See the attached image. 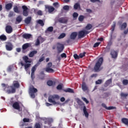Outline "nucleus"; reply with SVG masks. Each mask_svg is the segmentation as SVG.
<instances>
[{"mask_svg":"<svg viewBox=\"0 0 128 128\" xmlns=\"http://www.w3.org/2000/svg\"><path fill=\"white\" fill-rule=\"evenodd\" d=\"M6 30L7 34H12V27L10 25H8L6 26Z\"/></svg>","mask_w":128,"mask_h":128,"instance_id":"nucleus-12","label":"nucleus"},{"mask_svg":"<svg viewBox=\"0 0 128 128\" xmlns=\"http://www.w3.org/2000/svg\"><path fill=\"white\" fill-rule=\"evenodd\" d=\"M40 39H38V38L36 40V41L35 43V45L36 46H40Z\"/></svg>","mask_w":128,"mask_h":128,"instance_id":"nucleus-49","label":"nucleus"},{"mask_svg":"<svg viewBox=\"0 0 128 128\" xmlns=\"http://www.w3.org/2000/svg\"><path fill=\"white\" fill-rule=\"evenodd\" d=\"M110 54L112 58H118V52L114 50H112Z\"/></svg>","mask_w":128,"mask_h":128,"instance_id":"nucleus-13","label":"nucleus"},{"mask_svg":"<svg viewBox=\"0 0 128 128\" xmlns=\"http://www.w3.org/2000/svg\"><path fill=\"white\" fill-rule=\"evenodd\" d=\"M60 100V96L58 94H54L50 96L48 98V101L49 102H51L52 104H58V103L56 100Z\"/></svg>","mask_w":128,"mask_h":128,"instance_id":"nucleus-3","label":"nucleus"},{"mask_svg":"<svg viewBox=\"0 0 128 128\" xmlns=\"http://www.w3.org/2000/svg\"><path fill=\"white\" fill-rule=\"evenodd\" d=\"M82 86V90L84 92H86L88 90V88L86 86V82H83Z\"/></svg>","mask_w":128,"mask_h":128,"instance_id":"nucleus-16","label":"nucleus"},{"mask_svg":"<svg viewBox=\"0 0 128 128\" xmlns=\"http://www.w3.org/2000/svg\"><path fill=\"white\" fill-rule=\"evenodd\" d=\"M122 84L124 86H128V80L126 79H124L122 80Z\"/></svg>","mask_w":128,"mask_h":128,"instance_id":"nucleus-40","label":"nucleus"},{"mask_svg":"<svg viewBox=\"0 0 128 128\" xmlns=\"http://www.w3.org/2000/svg\"><path fill=\"white\" fill-rule=\"evenodd\" d=\"M76 36H78V33L76 32H73L71 34L70 36V38H71V40H76Z\"/></svg>","mask_w":128,"mask_h":128,"instance_id":"nucleus-20","label":"nucleus"},{"mask_svg":"<svg viewBox=\"0 0 128 128\" xmlns=\"http://www.w3.org/2000/svg\"><path fill=\"white\" fill-rule=\"evenodd\" d=\"M128 96V94H124V92H122L120 94V96L122 98H126V96Z\"/></svg>","mask_w":128,"mask_h":128,"instance_id":"nucleus-45","label":"nucleus"},{"mask_svg":"<svg viewBox=\"0 0 128 128\" xmlns=\"http://www.w3.org/2000/svg\"><path fill=\"white\" fill-rule=\"evenodd\" d=\"M65 92H70V94H74V91L70 88H68L66 90H63Z\"/></svg>","mask_w":128,"mask_h":128,"instance_id":"nucleus-23","label":"nucleus"},{"mask_svg":"<svg viewBox=\"0 0 128 128\" xmlns=\"http://www.w3.org/2000/svg\"><path fill=\"white\" fill-rule=\"evenodd\" d=\"M52 62H50L48 64H47V68H52Z\"/></svg>","mask_w":128,"mask_h":128,"instance_id":"nucleus-62","label":"nucleus"},{"mask_svg":"<svg viewBox=\"0 0 128 128\" xmlns=\"http://www.w3.org/2000/svg\"><path fill=\"white\" fill-rule=\"evenodd\" d=\"M45 8L46 10H48L49 14H52V12L54 11V8L52 6H48V5H45Z\"/></svg>","mask_w":128,"mask_h":128,"instance_id":"nucleus-8","label":"nucleus"},{"mask_svg":"<svg viewBox=\"0 0 128 128\" xmlns=\"http://www.w3.org/2000/svg\"><path fill=\"white\" fill-rule=\"evenodd\" d=\"M45 70L46 72H48L49 74L54 72V70L50 68H46Z\"/></svg>","mask_w":128,"mask_h":128,"instance_id":"nucleus-22","label":"nucleus"},{"mask_svg":"<svg viewBox=\"0 0 128 128\" xmlns=\"http://www.w3.org/2000/svg\"><path fill=\"white\" fill-rule=\"evenodd\" d=\"M5 8L6 10H12V3L7 4H6Z\"/></svg>","mask_w":128,"mask_h":128,"instance_id":"nucleus-17","label":"nucleus"},{"mask_svg":"<svg viewBox=\"0 0 128 128\" xmlns=\"http://www.w3.org/2000/svg\"><path fill=\"white\" fill-rule=\"evenodd\" d=\"M82 98L86 104H88L90 102L86 98L82 97Z\"/></svg>","mask_w":128,"mask_h":128,"instance_id":"nucleus-52","label":"nucleus"},{"mask_svg":"<svg viewBox=\"0 0 128 128\" xmlns=\"http://www.w3.org/2000/svg\"><path fill=\"white\" fill-rule=\"evenodd\" d=\"M86 12H88V14H92V10L90 8L86 9Z\"/></svg>","mask_w":128,"mask_h":128,"instance_id":"nucleus-60","label":"nucleus"},{"mask_svg":"<svg viewBox=\"0 0 128 128\" xmlns=\"http://www.w3.org/2000/svg\"><path fill=\"white\" fill-rule=\"evenodd\" d=\"M66 36V34L64 33L61 34L58 37V40H60L61 38H64Z\"/></svg>","mask_w":128,"mask_h":128,"instance_id":"nucleus-36","label":"nucleus"},{"mask_svg":"<svg viewBox=\"0 0 128 128\" xmlns=\"http://www.w3.org/2000/svg\"><path fill=\"white\" fill-rule=\"evenodd\" d=\"M37 14H38V16H42V12L40 10H39L37 12Z\"/></svg>","mask_w":128,"mask_h":128,"instance_id":"nucleus-61","label":"nucleus"},{"mask_svg":"<svg viewBox=\"0 0 128 128\" xmlns=\"http://www.w3.org/2000/svg\"><path fill=\"white\" fill-rule=\"evenodd\" d=\"M126 26H127L126 23V22L124 23L121 26V28L122 30L126 28Z\"/></svg>","mask_w":128,"mask_h":128,"instance_id":"nucleus-47","label":"nucleus"},{"mask_svg":"<svg viewBox=\"0 0 128 128\" xmlns=\"http://www.w3.org/2000/svg\"><path fill=\"white\" fill-rule=\"evenodd\" d=\"M0 40L3 41L6 40V35L0 36Z\"/></svg>","mask_w":128,"mask_h":128,"instance_id":"nucleus-34","label":"nucleus"},{"mask_svg":"<svg viewBox=\"0 0 128 128\" xmlns=\"http://www.w3.org/2000/svg\"><path fill=\"white\" fill-rule=\"evenodd\" d=\"M2 86L3 88H4V90L6 91V92L8 94H10L16 93V88H20V83L18 80H14L11 86L6 85L4 84H2Z\"/></svg>","mask_w":128,"mask_h":128,"instance_id":"nucleus-1","label":"nucleus"},{"mask_svg":"<svg viewBox=\"0 0 128 128\" xmlns=\"http://www.w3.org/2000/svg\"><path fill=\"white\" fill-rule=\"evenodd\" d=\"M74 58L76 60H80V54H79V56L78 54H74Z\"/></svg>","mask_w":128,"mask_h":128,"instance_id":"nucleus-38","label":"nucleus"},{"mask_svg":"<svg viewBox=\"0 0 128 128\" xmlns=\"http://www.w3.org/2000/svg\"><path fill=\"white\" fill-rule=\"evenodd\" d=\"M30 96L31 98H36L34 93L30 92Z\"/></svg>","mask_w":128,"mask_h":128,"instance_id":"nucleus-58","label":"nucleus"},{"mask_svg":"<svg viewBox=\"0 0 128 128\" xmlns=\"http://www.w3.org/2000/svg\"><path fill=\"white\" fill-rule=\"evenodd\" d=\"M76 102L78 104V106H80V98H76Z\"/></svg>","mask_w":128,"mask_h":128,"instance_id":"nucleus-59","label":"nucleus"},{"mask_svg":"<svg viewBox=\"0 0 128 128\" xmlns=\"http://www.w3.org/2000/svg\"><path fill=\"white\" fill-rule=\"evenodd\" d=\"M92 24H88L85 27V30H82L80 31V38H84L86 34H88L90 32L88 30H92Z\"/></svg>","mask_w":128,"mask_h":128,"instance_id":"nucleus-2","label":"nucleus"},{"mask_svg":"<svg viewBox=\"0 0 128 128\" xmlns=\"http://www.w3.org/2000/svg\"><path fill=\"white\" fill-rule=\"evenodd\" d=\"M52 122V120L47 119L44 121V124H48V126H50Z\"/></svg>","mask_w":128,"mask_h":128,"instance_id":"nucleus-28","label":"nucleus"},{"mask_svg":"<svg viewBox=\"0 0 128 128\" xmlns=\"http://www.w3.org/2000/svg\"><path fill=\"white\" fill-rule=\"evenodd\" d=\"M34 128H40V123H36Z\"/></svg>","mask_w":128,"mask_h":128,"instance_id":"nucleus-50","label":"nucleus"},{"mask_svg":"<svg viewBox=\"0 0 128 128\" xmlns=\"http://www.w3.org/2000/svg\"><path fill=\"white\" fill-rule=\"evenodd\" d=\"M23 122H30V119L28 118H24L23 119Z\"/></svg>","mask_w":128,"mask_h":128,"instance_id":"nucleus-53","label":"nucleus"},{"mask_svg":"<svg viewBox=\"0 0 128 128\" xmlns=\"http://www.w3.org/2000/svg\"><path fill=\"white\" fill-rule=\"evenodd\" d=\"M56 48L58 52V54H60V52H62L64 50V44H62L60 42H58L56 44Z\"/></svg>","mask_w":128,"mask_h":128,"instance_id":"nucleus-5","label":"nucleus"},{"mask_svg":"<svg viewBox=\"0 0 128 128\" xmlns=\"http://www.w3.org/2000/svg\"><path fill=\"white\" fill-rule=\"evenodd\" d=\"M116 28V23H114V24H113V25L112 26V32H114V28Z\"/></svg>","mask_w":128,"mask_h":128,"instance_id":"nucleus-54","label":"nucleus"},{"mask_svg":"<svg viewBox=\"0 0 128 128\" xmlns=\"http://www.w3.org/2000/svg\"><path fill=\"white\" fill-rule=\"evenodd\" d=\"M53 6L56 8H60V4H58V2H56L53 4Z\"/></svg>","mask_w":128,"mask_h":128,"instance_id":"nucleus-41","label":"nucleus"},{"mask_svg":"<svg viewBox=\"0 0 128 128\" xmlns=\"http://www.w3.org/2000/svg\"><path fill=\"white\" fill-rule=\"evenodd\" d=\"M47 84L49 86H52L54 84V82L52 80H49L47 82Z\"/></svg>","mask_w":128,"mask_h":128,"instance_id":"nucleus-35","label":"nucleus"},{"mask_svg":"<svg viewBox=\"0 0 128 128\" xmlns=\"http://www.w3.org/2000/svg\"><path fill=\"white\" fill-rule=\"evenodd\" d=\"M53 30H54V27L50 26L45 30V33L49 34V32H53Z\"/></svg>","mask_w":128,"mask_h":128,"instance_id":"nucleus-24","label":"nucleus"},{"mask_svg":"<svg viewBox=\"0 0 128 128\" xmlns=\"http://www.w3.org/2000/svg\"><path fill=\"white\" fill-rule=\"evenodd\" d=\"M102 82V80H98L96 82V84H100Z\"/></svg>","mask_w":128,"mask_h":128,"instance_id":"nucleus-51","label":"nucleus"},{"mask_svg":"<svg viewBox=\"0 0 128 128\" xmlns=\"http://www.w3.org/2000/svg\"><path fill=\"white\" fill-rule=\"evenodd\" d=\"M22 9L23 10L22 14L24 16H28V8L26 6H22Z\"/></svg>","mask_w":128,"mask_h":128,"instance_id":"nucleus-6","label":"nucleus"},{"mask_svg":"<svg viewBox=\"0 0 128 128\" xmlns=\"http://www.w3.org/2000/svg\"><path fill=\"white\" fill-rule=\"evenodd\" d=\"M86 52H84L83 53H81L80 54V58H84V56H86Z\"/></svg>","mask_w":128,"mask_h":128,"instance_id":"nucleus-63","label":"nucleus"},{"mask_svg":"<svg viewBox=\"0 0 128 128\" xmlns=\"http://www.w3.org/2000/svg\"><path fill=\"white\" fill-rule=\"evenodd\" d=\"M44 56H42L41 58H40L38 60L39 62H44Z\"/></svg>","mask_w":128,"mask_h":128,"instance_id":"nucleus-57","label":"nucleus"},{"mask_svg":"<svg viewBox=\"0 0 128 128\" xmlns=\"http://www.w3.org/2000/svg\"><path fill=\"white\" fill-rule=\"evenodd\" d=\"M20 65L22 66H24V70H26V72H28V68H30V66H32V64H24V62H20Z\"/></svg>","mask_w":128,"mask_h":128,"instance_id":"nucleus-9","label":"nucleus"},{"mask_svg":"<svg viewBox=\"0 0 128 128\" xmlns=\"http://www.w3.org/2000/svg\"><path fill=\"white\" fill-rule=\"evenodd\" d=\"M60 56L62 58H66V54L65 53H62V54H60Z\"/></svg>","mask_w":128,"mask_h":128,"instance_id":"nucleus-56","label":"nucleus"},{"mask_svg":"<svg viewBox=\"0 0 128 128\" xmlns=\"http://www.w3.org/2000/svg\"><path fill=\"white\" fill-rule=\"evenodd\" d=\"M112 82V78L109 79L106 82L105 85L106 86H110V84Z\"/></svg>","mask_w":128,"mask_h":128,"instance_id":"nucleus-32","label":"nucleus"},{"mask_svg":"<svg viewBox=\"0 0 128 128\" xmlns=\"http://www.w3.org/2000/svg\"><path fill=\"white\" fill-rule=\"evenodd\" d=\"M56 89L58 90H62V84H60L56 86Z\"/></svg>","mask_w":128,"mask_h":128,"instance_id":"nucleus-42","label":"nucleus"},{"mask_svg":"<svg viewBox=\"0 0 128 128\" xmlns=\"http://www.w3.org/2000/svg\"><path fill=\"white\" fill-rule=\"evenodd\" d=\"M36 65H34L32 68V74H34V72H36Z\"/></svg>","mask_w":128,"mask_h":128,"instance_id":"nucleus-43","label":"nucleus"},{"mask_svg":"<svg viewBox=\"0 0 128 128\" xmlns=\"http://www.w3.org/2000/svg\"><path fill=\"white\" fill-rule=\"evenodd\" d=\"M80 6V5L78 3H76L74 4V9L78 10Z\"/></svg>","mask_w":128,"mask_h":128,"instance_id":"nucleus-37","label":"nucleus"},{"mask_svg":"<svg viewBox=\"0 0 128 128\" xmlns=\"http://www.w3.org/2000/svg\"><path fill=\"white\" fill-rule=\"evenodd\" d=\"M30 92H32L33 94H36L38 92V89L34 88V87L32 86L30 88Z\"/></svg>","mask_w":128,"mask_h":128,"instance_id":"nucleus-25","label":"nucleus"},{"mask_svg":"<svg viewBox=\"0 0 128 128\" xmlns=\"http://www.w3.org/2000/svg\"><path fill=\"white\" fill-rule=\"evenodd\" d=\"M112 40H110V42H108L106 48H108V50H110V46H112Z\"/></svg>","mask_w":128,"mask_h":128,"instance_id":"nucleus-30","label":"nucleus"},{"mask_svg":"<svg viewBox=\"0 0 128 128\" xmlns=\"http://www.w3.org/2000/svg\"><path fill=\"white\" fill-rule=\"evenodd\" d=\"M102 62H104V58H100L94 66L95 72H98V70H100V68L102 66Z\"/></svg>","mask_w":128,"mask_h":128,"instance_id":"nucleus-4","label":"nucleus"},{"mask_svg":"<svg viewBox=\"0 0 128 128\" xmlns=\"http://www.w3.org/2000/svg\"><path fill=\"white\" fill-rule=\"evenodd\" d=\"M38 39L41 42H44V38H42V36H39Z\"/></svg>","mask_w":128,"mask_h":128,"instance_id":"nucleus-55","label":"nucleus"},{"mask_svg":"<svg viewBox=\"0 0 128 128\" xmlns=\"http://www.w3.org/2000/svg\"><path fill=\"white\" fill-rule=\"evenodd\" d=\"M83 112L86 116V118H88V112L86 110V106H84L83 107Z\"/></svg>","mask_w":128,"mask_h":128,"instance_id":"nucleus-18","label":"nucleus"},{"mask_svg":"<svg viewBox=\"0 0 128 128\" xmlns=\"http://www.w3.org/2000/svg\"><path fill=\"white\" fill-rule=\"evenodd\" d=\"M13 10L14 12H16V14H20V10H18V6H14Z\"/></svg>","mask_w":128,"mask_h":128,"instance_id":"nucleus-31","label":"nucleus"},{"mask_svg":"<svg viewBox=\"0 0 128 128\" xmlns=\"http://www.w3.org/2000/svg\"><path fill=\"white\" fill-rule=\"evenodd\" d=\"M12 107L14 110H20V104L18 102H14L12 104Z\"/></svg>","mask_w":128,"mask_h":128,"instance_id":"nucleus-14","label":"nucleus"},{"mask_svg":"<svg viewBox=\"0 0 128 128\" xmlns=\"http://www.w3.org/2000/svg\"><path fill=\"white\" fill-rule=\"evenodd\" d=\"M30 46V44L26 43L22 45V50H26V48H28Z\"/></svg>","mask_w":128,"mask_h":128,"instance_id":"nucleus-26","label":"nucleus"},{"mask_svg":"<svg viewBox=\"0 0 128 128\" xmlns=\"http://www.w3.org/2000/svg\"><path fill=\"white\" fill-rule=\"evenodd\" d=\"M100 42H97L96 43H95L93 46L94 48H98V46H100Z\"/></svg>","mask_w":128,"mask_h":128,"instance_id":"nucleus-48","label":"nucleus"},{"mask_svg":"<svg viewBox=\"0 0 128 128\" xmlns=\"http://www.w3.org/2000/svg\"><path fill=\"white\" fill-rule=\"evenodd\" d=\"M38 54V51L36 50H33L30 52L28 54L29 58H34V54Z\"/></svg>","mask_w":128,"mask_h":128,"instance_id":"nucleus-19","label":"nucleus"},{"mask_svg":"<svg viewBox=\"0 0 128 128\" xmlns=\"http://www.w3.org/2000/svg\"><path fill=\"white\" fill-rule=\"evenodd\" d=\"M6 50L10 52L11 50H12L14 48V45H12V44L10 42H6Z\"/></svg>","mask_w":128,"mask_h":128,"instance_id":"nucleus-7","label":"nucleus"},{"mask_svg":"<svg viewBox=\"0 0 128 128\" xmlns=\"http://www.w3.org/2000/svg\"><path fill=\"white\" fill-rule=\"evenodd\" d=\"M73 20H76L78 16V14L77 12H74L72 14Z\"/></svg>","mask_w":128,"mask_h":128,"instance_id":"nucleus-33","label":"nucleus"},{"mask_svg":"<svg viewBox=\"0 0 128 128\" xmlns=\"http://www.w3.org/2000/svg\"><path fill=\"white\" fill-rule=\"evenodd\" d=\"M90 1L91 2H100V0H90Z\"/></svg>","mask_w":128,"mask_h":128,"instance_id":"nucleus-64","label":"nucleus"},{"mask_svg":"<svg viewBox=\"0 0 128 128\" xmlns=\"http://www.w3.org/2000/svg\"><path fill=\"white\" fill-rule=\"evenodd\" d=\"M116 108L114 107V106H110L108 107H107V109L108 110H116Z\"/></svg>","mask_w":128,"mask_h":128,"instance_id":"nucleus-39","label":"nucleus"},{"mask_svg":"<svg viewBox=\"0 0 128 128\" xmlns=\"http://www.w3.org/2000/svg\"><path fill=\"white\" fill-rule=\"evenodd\" d=\"M12 68L13 66H9L8 68H7V70L8 72H12Z\"/></svg>","mask_w":128,"mask_h":128,"instance_id":"nucleus-46","label":"nucleus"},{"mask_svg":"<svg viewBox=\"0 0 128 128\" xmlns=\"http://www.w3.org/2000/svg\"><path fill=\"white\" fill-rule=\"evenodd\" d=\"M68 18L66 17H62L59 18L58 22H60V24H66L68 22Z\"/></svg>","mask_w":128,"mask_h":128,"instance_id":"nucleus-11","label":"nucleus"},{"mask_svg":"<svg viewBox=\"0 0 128 128\" xmlns=\"http://www.w3.org/2000/svg\"><path fill=\"white\" fill-rule=\"evenodd\" d=\"M22 21V16L19 15L16 18V20L15 22V24H20Z\"/></svg>","mask_w":128,"mask_h":128,"instance_id":"nucleus-10","label":"nucleus"},{"mask_svg":"<svg viewBox=\"0 0 128 128\" xmlns=\"http://www.w3.org/2000/svg\"><path fill=\"white\" fill-rule=\"evenodd\" d=\"M63 10H69L70 6L67 5L64 6Z\"/></svg>","mask_w":128,"mask_h":128,"instance_id":"nucleus-44","label":"nucleus"},{"mask_svg":"<svg viewBox=\"0 0 128 128\" xmlns=\"http://www.w3.org/2000/svg\"><path fill=\"white\" fill-rule=\"evenodd\" d=\"M22 37L23 38H25V40H30L32 38V34L25 33L22 35Z\"/></svg>","mask_w":128,"mask_h":128,"instance_id":"nucleus-15","label":"nucleus"},{"mask_svg":"<svg viewBox=\"0 0 128 128\" xmlns=\"http://www.w3.org/2000/svg\"><path fill=\"white\" fill-rule=\"evenodd\" d=\"M22 58L24 62H25L26 64H28V62L30 64V62H32V61L28 60V56H24Z\"/></svg>","mask_w":128,"mask_h":128,"instance_id":"nucleus-27","label":"nucleus"},{"mask_svg":"<svg viewBox=\"0 0 128 128\" xmlns=\"http://www.w3.org/2000/svg\"><path fill=\"white\" fill-rule=\"evenodd\" d=\"M37 24H40L41 26H44V20H37Z\"/></svg>","mask_w":128,"mask_h":128,"instance_id":"nucleus-29","label":"nucleus"},{"mask_svg":"<svg viewBox=\"0 0 128 128\" xmlns=\"http://www.w3.org/2000/svg\"><path fill=\"white\" fill-rule=\"evenodd\" d=\"M30 22H32V17H30V16L27 17L24 20V22L26 24H30Z\"/></svg>","mask_w":128,"mask_h":128,"instance_id":"nucleus-21","label":"nucleus"}]
</instances>
